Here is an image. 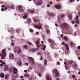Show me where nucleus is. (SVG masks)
Instances as JSON below:
<instances>
[{
    "instance_id": "8",
    "label": "nucleus",
    "mask_w": 80,
    "mask_h": 80,
    "mask_svg": "<svg viewBox=\"0 0 80 80\" xmlns=\"http://www.w3.org/2000/svg\"><path fill=\"white\" fill-rule=\"evenodd\" d=\"M34 27L35 28H36L40 30L41 29V28H42V25H35L34 26Z\"/></svg>"
},
{
    "instance_id": "1",
    "label": "nucleus",
    "mask_w": 80,
    "mask_h": 80,
    "mask_svg": "<svg viewBox=\"0 0 80 80\" xmlns=\"http://www.w3.org/2000/svg\"><path fill=\"white\" fill-rule=\"evenodd\" d=\"M16 52H17V54L19 55L21 57L22 56V50L18 47L16 48L15 49V51Z\"/></svg>"
},
{
    "instance_id": "35",
    "label": "nucleus",
    "mask_w": 80,
    "mask_h": 80,
    "mask_svg": "<svg viewBox=\"0 0 80 80\" xmlns=\"http://www.w3.org/2000/svg\"><path fill=\"white\" fill-rule=\"evenodd\" d=\"M46 31L47 33H50V30H49L48 29H46Z\"/></svg>"
},
{
    "instance_id": "25",
    "label": "nucleus",
    "mask_w": 80,
    "mask_h": 80,
    "mask_svg": "<svg viewBox=\"0 0 80 80\" xmlns=\"http://www.w3.org/2000/svg\"><path fill=\"white\" fill-rule=\"evenodd\" d=\"M69 18L70 20H71V19H72V14H70L69 15Z\"/></svg>"
},
{
    "instance_id": "13",
    "label": "nucleus",
    "mask_w": 80,
    "mask_h": 80,
    "mask_svg": "<svg viewBox=\"0 0 80 80\" xmlns=\"http://www.w3.org/2000/svg\"><path fill=\"white\" fill-rule=\"evenodd\" d=\"M38 41H40V39L38 40L37 42H36V44L37 47L38 48L40 47L41 46V45L39 44V42Z\"/></svg>"
},
{
    "instance_id": "49",
    "label": "nucleus",
    "mask_w": 80,
    "mask_h": 80,
    "mask_svg": "<svg viewBox=\"0 0 80 80\" xmlns=\"http://www.w3.org/2000/svg\"><path fill=\"white\" fill-rule=\"evenodd\" d=\"M57 65H60V62H57Z\"/></svg>"
},
{
    "instance_id": "20",
    "label": "nucleus",
    "mask_w": 80,
    "mask_h": 80,
    "mask_svg": "<svg viewBox=\"0 0 80 80\" xmlns=\"http://www.w3.org/2000/svg\"><path fill=\"white\" fill-rule=\"evenodd\" d=\"M29 59L31 60V62L32 63H33V62H34V59H33V58L32 57H30Z\"/></svg>"
},
{
    "instance_id": "3",
    "label": "nucleus",
    "mask_w": 80,
    "mask_h": 80,
    "mask_svg": "<svg viewBox=\"0 0 80 80\" xmlns=\"http://www.w3.org/2000/svg\"><path fill=\"white\" fill-rule=\"evenodd\" d=\"M74 19L76 22L74 21H72V25H74V24H75V23H79V21H78V16H77L76 18H74Z\"/></svg>"
},
{
    "instance_id": "17",
    "label": "nucleus",
    "mask_w": 80,
    "mask_h": 80,
    "mask_svg": "<svg viewBox=\"0 0 80 80\" xmlns=\"http://www.w3.org/2000/svg\"><path fill=\"white\" fill-rule=\"evenodd\" d=\"M4 69L5 71H8V66L6 65L5 67L4 68Z\"/></svg>"
},
{
    "instance_id": "46",
    "label": "nucleus",
    "mask_w": 80,
    "mask_h": 80,
    "mask_svg": "<svg viewBox=\"0 0 80 80\" xmlns=\"http://www.w3.org/2000/svg\"><path fill=\"white\" fill-rule=\"evenodd\" d=\"M40 60H43V58L42 57V56L41 57V58H40Z\"/></svg>"
},
{
    "instance_id": "62",
    "label": "nucleus",
    "mask_w": 80,
    "mask_h": 80,
    "mask_svg": "<svg viewBox=\"0 0 80 80\" xmlns=\"http://www.w3.org/2000/svg\"><path fill=\"white\" fill-rule=\"evenodd\" d=\"M11 45H12V46H13V45H14V43H13V42H12V43H11Z\"/></svg>"
},
{
    "instance_id": "43",
    "label": "nucleus",
    "mask_w": 80,
    "mask_h": 80,
    "mask_svg": "<svg viewBox=\"0 0 80 80\" xmlns=\"http://www.w3.org/2000/svg\"><path fill=\"white\" fill-rule=\"evenodd\" d=\"M65 68L66 70H68V67H67V66H66Z\"/></svg>"
},
{
    "instance_id": "16",
    "label": "nucleus",
    "mask_w": 80,
    "mask_h": 80,
    "mask_svg": "<svg viewBox=\"0 0 80 80\" xmlns=\"http://www.w3.org/2000/svg\"><path fill=\"white\" fill-rule=\"evenodd\" d=\"M0 77L1 78H4L5 74L3 73H1L0 74Z\"/></svg>"
},
{
    "instance_id": "24",
    "label": "nucleus",
    "mask_w": 80,
    "mask_h": 80,
    "mask_svg": "<svg viewBox=\"0 0 80 80\" xmlns=\"http://www.w3.org/2000/svg\"><path fill=\"white\" fill-rule=\"evenodd\" d=\"M24 77L25 78H28L29 77V75L26 74H24Z\"/></svg>"
},
{
    "instance_id": "55",
    "label": "nucleus",
    "mask_w": 80,
    "mask_h": 80,
    "mask_svg": "<svg viewBox=\"0 0 80 80\" xmlns=\"http://www.w3.org/2000/svg\"><path fill=\"white\" fill-rule=\"evenodd\" d=\"M0 66L1 67H3V65L2 64H0Z\"/></svg>"
},
{
    "instance_id": "57",
    "label": "nucleus",
    "mask_w": 80,
    "mask_h": 80,
    "mask_svg": "<svg viewBox=\"0 0 80 80\" xmlns=\"http://www.w3.org/2000/svg\"><path fill=\"white\" fill-rule=\"evenodd\" d=\"M24 77L23 76H21L20 78H23Z\"/></svg>"
},
{
    "instance_id": "31",
    "label": "nucleus",
    "mask_w": 80,
    "mask_h": 80,
    "mask_svg": "<svg viewBox=\"0 0 80 80\" xmlns=\"http://www.w3.org/2000/svg\"><path fill=\"white\" fill-rule=\"evenodd\" d=\"M28 44L29 45H32V43L30 42H28Z\"/></svg>"
},
{
    "instance_id": "47",
    "label": "nucleus",
    "mask_w": 80,
    "mask_h": 80,
    "mask_svg": "<svg viewBox=\"0 0 80 80\" xmlns=\"http://www.w3.org/2000/svg\"><path fill=\"white\" fill-rule=\"evenodd\" d=\"M36 35H39V32H36Z\"/></svg>"
},
{
    "instance_id": "39",
    "label": "nucleus",
    "mask_w": 80,
    "mask_h": 80,
    "mask_svg": "<svg viewBox=\"0 0 80 80\" xmlns=\"http://www.w3.org/2000/svg\"><path fill=\"white\" fill-rule=\"evenodd\" d=\"M24 48L26 49H27V48H28L27 46H26V45H24Z\"/></svg>"
},
{
    "instance_id": "54",
    "label": "nucleus",
    "mask_w": 80,
    "mask_h": 80,
    "mask_svg": "<svg viewBox=\"0 0 80 80\" xmlns=\"http://www.w3.org/2000/svg\"><path fill=\"white\" fill-rule=\"evenodd\" d=\"M7 9H8V8L7 7H5V10H7Z\"/></svg>"
},
{
    "instance_id": "21",
    "label": "nucleus",
    "mask_w": 80,
    "mask_h": 80,
    "mask_svg": "<svg viewBox=\"0 0 80 80\" xmlns=\"http://www.w3.org/2000/svg\"><path fill=\"white\" fill-rule=\"evenodd\" d=\"M65 17V15L63 14H61V16H59V17H60V18H64Z\"/></svg>"
},
{
    "instance_id": "27",
    "label": "nucleus",
    "mask_w": 80,
    "mask_h": 80,
    "mask_svg": "<svg viewBox=\"0 0 80 80\" xmlns=\"http://www.w3.org/2000/svg\"><path fill=\"white\" fill-rule=\"evenodd\" d=\"M48 41L50 42V43H52V42H53V40H52L51 39H49Z\"/></svg>"
},
{
    "instance_id": "9",
    "label": "nucleus",
    "mask_w": 80,
    "mask_h": 80,
    "mask_svg": "<svg viewBox=\"0 0 80 80\" xmlns=\"http://www.w3.org/2000/svg\"><path fill=\"white\" fill-rule=\"evenodd\" d=\"M55 7L57 9H60V8H62V6L60 4L55 5Z\"/></svg>"
},
{
    "instance_id": "6",
    "label": "nucleus",
    "mask_w": 80,
    "mask_h": 80,
    "mask_svg": "<svg viewBox=\"0 0 80 80\" xmlns=\"http://www.w3.org/2000/svg\"><path fill=\"white\" fill-rule=\"evenodd\" d=\"M61 27H63L64 28H68L69 27V26L67 24L64 23V24H62L60 26Z\"/></svg>"
},
{
    "instance_id": "34",
    "label": "nucleus",
    "mask_w": 80,
    "mask_h": 80,
    "mask_svg": "<svg viewBox=\"0 0 80 80\" xmlns=\"http://www.w3.org/2000/svg\"><path fill=\"white\" fill-rule=\"evenodd\" d=\"M64 38L66 40V41H68V38H67V37L66 36H65L64 37Z\"/></svg>"
},
{
    "instance_id": "61",
    "label": "nucleus",
    "mask_w": 80,
    "mask_h": 80,
    "mask_svg": "<svg viewBox=\"0 0 80 80\" xmlns=\"http://www.w3.org/2000/svg\"><path fill=\"white\" fill-rule=\"evenodd\" d=\"M38 54H39V55H42V54L41 53H40V52H38Z\"/></svg>"
},
{
    "instance_id": "63",
    "label": "nucleus",
    "mask_w": 80,
    "mask_h": 80,
    "mask_svg": "<svg viewBox=\"0 0 80 80\" xmlns=\"http://www.w3.org/2000/svg\"><path fill=\"white\" fill-rule=\"evenodd\" d=\"M26 65H28V63H26Z\"/></svg>"
},
{
    "instance_id": "41",
    "label": "nucleus",
    "mask_w": 80,
    "mask_h": 80,
    "mask_svg": "<svg viewBox=\"0 0 80 80\" xmlns=\"http://www.w3.org/2000/svg\"><path fill=\"white\" fill-rule=\"evenodd\" d=\"M47 7H50V5L49 4H47Z\"/></svg>"
},
{
    "instance_id": "33",
    "label": "nucleus",
    "mask_w": 80,
    "mask_h": 80,
    "mask_svg": "<svg viewBox=\"0 0 80 80\" xmlns=\"http://www.w3.org/2000/svg\"><path fill=\"white\" fill-rule=\"evenodd\" d=\"M33 19L34 20V22H37V19L36 18H34Z\"/></svg>"
},
{
    "instance_id": "30",
    "label": "nucleus",
    "mask_w": 80,
    "mask_h": 80,
    "mask_svg": "<svg viewBox=\"0 0 80 80\" xmlns=\"http://www.w3.org/2000/svg\"><path fill=\"white\" fill-rule=\"evenodd\" d=\"M18 63L19 65H22V62H21V60H20L18 62Z\"/></svg>"
},
{
    "instance_id": "60",
    "label": "nucleus",
    "mask_w": 80,
    "mask_h": 80,
    "mask_svg": "<svg viewBox=\"0 0 80 80\" xmlns=\"http://www.w3.org/2000/svg\"><path fill=\"white\" fill-rule=\"evenodd\" d=\"M3 54H0V57H2V56H3Z\"/></svg>"
},
{
    "instance_id": "42",
    "label": "nucleus",
    "mask_w": 80,
    "mask_h": 80,
    "mask_svg": "<svg viewBox=\"0 0 80 80\" xmlns=\"http://www.w3.org/2000/svg\"><path fill=\"white\" fill-rule=\"evenodd\" d=\"M30 32H33V30L32 29H30Z\"/></svg>"
},
{
    "instance_id": "15",
    "label": "nucleus",
    "mask_w": 80,
    "mask_h": 80,
    "mask_svg": "<svg viewBox=\"0 0 80 80\" xmlns=\"http://www.w3.org/2000/svg\"><path fill=\"white\" fill-rule=\"evenodd\" d=\"M8 32L12 33H13V32H14V30H13V28H12L11 29H10V30H8Z\"/></svg>"
},
{
    "instance_id": "48",
    "label": "nucleus",
    "mask_w": 80,
    "mask_h": 80,
    "mask_svg": "<svg viewBox=\"0 0 80 80\" xmlns=\"http://www.w3.org/2000/svg\"><path fill=\"white\" fill-rule=\"evenodd\" d=\"M69 1L70 2H74V0H69Z\"/></svg>"
},
{
    "instance_id": "32",
    "label": "nucleus",
    "mask_w": 80,
    "mask_h": 80,
    "mask_svg": "<svg viewBox=\"0 0 80 80\" xmlns=\"http://www.w3.org/2000/svg\"><path fill=\"white\" fill-rule=\"evenodd\" d=\"M58 54L57 53H56V54H55V55L54 56V57L57 58V57H58Z\"/></svg>"
},
{
    "instance_id": "26",
    "label": "nucleus",
    "mask_w": 80,
    "mask_h": 80,
    "mask_svg": "<svg viewBox=\"0 0 80 80\" xmlns=\"http://www.w3.org/2000/svg\"><path fill=\"white\" fill-rule=\"evenodd\" d=\"M0 63H2V64H4V65H6V63H5V62H3V60H1L0 61Z\"/></svg>"
},
{
    "instance_id": "28",
    "label": "nucleus",
    "mask_w": 80,
    "mask_h": 80,
    "mask_svg": "<svg viewBox=\"0 0 80 80\" xmlns=\"http://www.w3.org/2000/svg\"><path fill=\"white\" fill-rule=\"evenodd\" d=\"M47 61L46 60V59L44 60V65H47Z\"/></svg>"
},
{
    "instance_id": "7",
    "label": "nucleus",
    "mask_w": 80,
    "mask_h": 80,
    "mask_svg": "<svg viewBox=\"0 0 80 80\" xmlns=\"http://www.w3.org/2000/svg\"><path fill=\"white\" fill-rule=\"evenodd\" d=\"M12 72L14 74L17 75V74L18 73V71L17 70V69L15 68H13Z\"/></svg>"
},
{
    "instance_id": "5",
    "label": "nucleus",
    "mask_w": 80,
    "mask_h": 80,
    "mask_svg": "<svg viewBox=\"0 0 80 80\" xmlns=\"http://www.w3.org/2000/svg\"><path fill=\"white\" fill-rule=\"evenodd\" d=\"M17 11L18 12H23V7L22 6H19L18 7Z\"/></svg>"
},
{
    "instance_id": "51",
    "label": "nucleus",
    "mask_w": 80,
    "mask_h": 80,
    "mask_svg": "<svg viewBox=\"0 0 80 80\" xmlns=\"http://www.w3.org/2000/svg\"><path fill=\"white\" fill-rule=\"evenodd\" d=\"M74 34V36H77V34L76 33V32H75Z\"/></svg>"
},
{
    "instance_id": "36",
    "label": "nucleus",
    "mask_w": 80,
    "mask_h": 80,
    "mask_svg": "<svg viewBox=\"0 0 80 80\" xmlns=\"http://www.w3.org/2000/svg\"><path fill=\"white\" fill-rule=\"evenodd\" d=\"M32 51L34 52H36L37 51V49L34 48L33 49H32Z\"/></svg>"
},
{
    "instance_id": "45",
    "label": "nucleus",
    "mask_w": 80,
    "mask_h": 80,
    "mask_svg": "<svg viewBox=\"0 0 80 80\" xmlns=\"http://www.w3.org/2000/svg\"><path fill=\"white\" fill-rule=\"evenodd\" d=\"M1 10L2 11V12H4V11H5V9L2 8L1 9Z\"/></svg>"
},
{
    "instance_id": "37",
    "label": "nucleus",
    "mask_w": 80,
    "mask_h": 80,
    "mask_svg": "<svg viewBox=\"0 0 80 80\" xmlns=\"http://www.w3.org/2000/svg\"><path fill=\"white\" fill-rule=\"evenodd\" d=\"M34 12H35V11L32 10V11H31L30 12L31 13H34Z\"/></svg>"
},
{
    "instance_id": "4",
    "label": "nucleus",
    "mask_w": 80,
    "mask_h": 80,
    "mask_svg": "<svg viewBox=\"0 0 80 80\" xmlns=\"http://www.w3.org/2000/svg\"><path fill=\"white\" fill-rule=\"evenodd\" d=\"M53 72L55 73V75L56 77H60V74H59V73L58 72V71H57V70L54 69L53 70Z\"/></svg>"
},
{
    "instance_id": "18",
    "label": "nucleus",
    "mask_w": 80,
    "mask_h": 80,
    "mask_svg": "<svg viewBox=\"0 0 80 80\" xmlns=\"http://www.w3.org/2000/svg\"><path fill=\"white\" fill-rule=\"evenodd\" d=\"M42 3H43L42 1L38 2L36 3V4H37L38 5H42Z\"/></svg>"
},
{
    "instance_id": "52",
    "label": "nucleus",
    "mask_w": 80,
    "mask_h": 80,
    "mask_svg": "<svg viewBox=\"0 0 80 80\" xmlns=\"http://www.w3.org/2000/svg\"><path fill=\"white\" fill-rule=\"evenodd\" d=\"M77 48H78V49H80V46H78L77 47Z\"/></svg>"
},
{
    "instance_id": "56",
    "label": "nucleus",
    "mask_w": 80,
    "mask_h": 80,
    "mask_svg": "<svg viewBox=\"0 0 80 80\" xmlns=\"http://www.w3.org/2000/svg\"><path fill=\"white\" fill-rule=\"evenodd\" d=\"M55 25L56 27H58V24L56 23H55Z\"/></svg>"
},
{
    "instance_id": "10",
    "label": "nucleus",
    "mask_w": 80,
    "mask_h": 80,
    "mask_svg": "<svg viewBox=\"0 0 80 80\" xmlns=\"http://www.w3.org/2000/svg\"><path fill=\"white\" fill-rule=\"evenodd\" d=\"M5 51H6L5 49H4L2 51V53L4 54V57H6V56H7V52H5Z\"/></svg>"
},
{
    "instance_id": "2",
    "label": "nucleus",
    "mask_w": 80,
    "mask_h": 80,
    "mask_svg": "<svg viewBox=\"0 0 80 80\" xmlns=\"http://www.w3.org/2000/svg\"><path fill=\"white\" fill-rule=\"evenodd\" d=\"M62 45H64V46L67 48V49L66 50L65 54L66 55H68L69 53V48L68 47V45L66 44L64 42H62L61 44Z\"/></svg>"
},
{
    "instance_id": "11",
    "label": "nucleus",
    "mask_w": 80,
    "mask_h": 80,
    "mask_svg": "<svg viewBox=\"0 0 80 80\" xmlns=\"http://www.w3.org/2000/svg\"><path fill=\"white\" fill-rule=\"evenodd\" d=\"M48 13H49L48 12H47V14H48V15L49 16V19H50L52 17H54V16L55 15H54L53 14H49Z\"/></svg>"
},
{
    "instance_id": "40",
    "label": "nucleus",
    "mask_w": 80,
    "mask_h": 80,
    "mask_svg": "<svg viewBox=\"0 0 80 80\" xmlns=\"http://www.w3.org/2000/svg\"><path fill=\"white\" fill-rule=\"evenodd\" d=\"M29 69H30V70H32L33 69V68L32 67L30 66L29 68Z\"/></svg>"
},
{
    "instance_id": "29",
    "label": "nucleus",
    "mask_w": 80,
    "mask_h": 80,
    "mask_svg": "<svg viewBox=\"0 0 80 80\" xmlns=\"http://www.w3.org/2000/svg\"><path fill=\"white\" fill-rule=\"evenodd\" d=\"M50 47H51V48H52V49H53V48H54V47L53 46V44H51L50 46Z\"/></svg>"
},
{
    "instance_id": "50",
    "label": "nucleus",
    "mask_w": 80,
    "mask_h": 80,
    "mask_svg": "<svg viewBox=\"0 0 80 80\" xmlns=\"http://www.w3.org/2000/svg\"><path fill=\"white\" fill-rule=\"evenodd\" d=\"M4 56H2V57H1V58L2 59H3V58H4Z\"/></svg>"
},
{
    "instance_id": "44",
    "label": "nucleus",
    "mask_w": 80,
    "mask_h": 80,
    "mask_svg": "<svg viewBox=\"0 0 80 80\" xmlns=\"http://www.w3.org/2000/svg\"><path fill=\"white\" fill-rule=\"evenodd\" d=\"M38 75L39 76V77H42V74L40 73H38Z\"/></svg>"
},
{
    "instance_id": "59",
    "label": "nucleus",
    "mask_w": 80,
    "mask_h": 80,
    "mask_svg": "<svg viewBox=\"0 0 80 80\" xmlns=\"http://www.w3.org/2000/svg\"><path fill=\"white\" fill-rule=\"evenodd\" d=\"M1 7H2L3 8L5 7V6H4V5H2L1 6Z\"/></svg>"
},
{
    "instance_id": "64",
    "label": "nucleus",
    "mask_w": 80,
    "mask_h": 80,
    "mask_svg": "<svg viewBox=\"0 0 80 80\" xmlns=\"http://www.w3.org/2000/svg\"><path fill=\"white\" fill-rule=\"evenodd\" d=\"M24 72H27V70H24Z\"/></svg>"
},
{
    "instance_id": "12",
    "label": "nucleus",
    "mask_w": 80,
    "mask_h": 80,
    "mask_svg": "<svg viewBox=\"0 0 80 80\" xmlns=\"http://www.w3.org/2000/svg\"><path fill=\"white\" fill-rule=\"evenodd\" d=\"M27 16H28L27 13L25 12L23 14V16L22 17V18L24 19H25V18H27Z\"/></svg>"
},
{
    "instance_id": "19",
    "label": "nucleus",
    "mask_w": 80,
    "mask_h": 80,
    "mask_svg": "<svg viewBox=\"0 0 80 80\" xmlns=\"http://www.w3.org/2000/svg\"><path fill=\"white\" fill-rule=\"evenodd\" d=\"M46 80H51L52 79L50 78L49 77V75H48L47 76V78L46 79Z\"/></svg>"
},
{
    "instance_id": "58",
    "label": "nucleus",
    "mask_w": 80,
    "mask_h": 80,
    "mask_svg": "<svg viewBox=\"0 0 80 80\" xmlns=\"http://www.w3.org/2000/svg\"><path fill=\"white\" fill-rule=\"evenodd\" d=\"M72 77L74 78H75V75H72Z\"/></svg>"
},
{
    "instance_id": "53",
    "label": "nucleus",
    "mask_w": 80,
    "mask_h": 80,
    "mask_svg": "<svg viewBox=\"0 0 80 80\" xmlns=\"http://www.w3.org/2000/svg\"><path fill=\"white\" fill-rule=\"evenodd\" d=\"M49 3L51 4V5H52V3H53V2L52 1H50L49 2Z\"/></svg>"
},
{
    "instance_id": "14",
    "label": "nucleus",
    "mask_w": 80,
    "mask_h": 80,
    "mask_svg": "<svg viewBox=\"0 0 80 80\" xmlns=\"http://www.w3.org/2000/svg\"><path fill=\"white\" fill-rule=\"evenodd\" d=\"M9 57L11 59H13L14 58V55L13 54H11L9 55Z\"/></svg>"
},
{
    "instance_id": "23",
    "label": "nucleus",
    "mask_w": 80,
    "mask_h": 80,
    "mask_svg": "<svg viewBox=\"0 0 80 80\" xmlns=\"http://www.w3.org/2000/svg\"><path fill=\"white\" fill-rule=\"evenodd\" d=\"M20 29L19 28L18 29L16 30V32L17 33H20Z\"/></svg>"
},
{
    "instance_id": "22",
    "label": "nucleus",
    "mask_w": 80,
    "mask_h": 80,
    "mask_svg": "<svg viewBox=\"0 0 80 80\" xmlns=\"http://www.w3.org/2000/svg\"><path fill=\"white\" fill-rule=\"evenodd\" d=\"M5 78L6 79H8L9 78V75L7 74H6Z\"/></svg>"
},
{
    "instance_id": "38",
    "label": "nucleus",
    "mask_w": 80,
    "mask_h": 80,
    "mask_svg": "<svg viewBox=\"0 0 80 80\" xmlns=\"http://www.w3.org/2000/svg\"><path fill=\"white\" fill-rule=\"evenodd\" d=\"M28 23H30V22H31V19H29L28 20Z\"/></svg>"
}]
</instances>
